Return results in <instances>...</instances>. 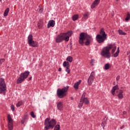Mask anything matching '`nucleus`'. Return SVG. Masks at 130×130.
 I'll return each mask as SVG.
<instances>
[{"label":"nucleus","mask_w":130,"mask_h":130,"mask_svg":"<svg viewBox=\"0 0 130 130\" xmlns=\"http://www.w3.org/2000/svg\"><path fill=\"white\" fill-rule=\"evenodd\" d=\"M84 40L86 41L85 42V44L86 46H88V45H90V43H91V40H92V37H91L90 35H88V34L86 32H81L79 36V44L81 45H83V44H84Z\"/></svg>","instance_id":"f257e3e1"},{"label":"nucleus","mask_w":130,"mask_h":130,"mask_svg":"<svg viewBox=\"0 0 130 130\" xmlns=\"http://www.w3.org/2000/svg\"><path fill=\"white\" fill-rule=\"evenodd\" d=\"M56 124V121L54 119H52L50 120V117L47 118L45 120L44 125H45L44 127L45 130H48L49 128H53L55 125Z\"/></svg>","instance_id":"f03ea898"},{"label":"nucleus","mask_w":130,"mask_h":130,"mask_svg":"<svg viewBox=\"0 0 130 130\" xmlns=\"http://www.w3.org/2000/svg\"><path fill=\"white\" fill-rule=\"evenodd\" d=\"M100 34H98L96 36V40L98 43H103L106 39H107V34L105 33L104 28H102L100 29Z\"/></svg>","instance_id":"7ed1b4c3"},{"label":"nucleus","mask_w":130,"mask_h":130,"mask_svg":"<svg viewBox=\"0 0 130 130\" xmlns=\"http://www.w3.org/2000/svg\"><path fill=\"white\" fill-rule=\"evenodd\" d=\"M112 49V44H109L108 46L104 47L102 51V55L105 56L107 58H110L111 54L110 53V50Z\"/></svg>","instance_id":"20e7f679"},{"label":"nucleus","mask_w":130,"mask_h":130,"mask_svg":"<svg viewBox=\"0 0 130 130\" xmlns=\"http://www.w3.org/2000/svg\"><path fill=\"white\" fill-rule=\"evenodd\" d=\"M68 90H69V86H67L62 89L58 88L57 90V96L58 98L61 99L66 97L67 95Z\"/></svg>","instance_id":"39448f33"},{"label":"nucleus","mask_w":130,"mask_h":130,"mask_svg":"<svg viewBox=\"0 0 130 130\" xmlns=\"http://www.w3.org/2000/svg\"><path fill=\"white\" fill-rule=\"evenodd\" d=\"M7 93V85L5 82V79L4 78L0 79V94H4L6 95Z\"/></svg>","instance_id":"423d86ee"},{"label":"nucleus","mask_w":130,"mask_h":130,"mask_svg":"<svg viewBox=\"0 0 130 130\" xmlns=\"http://www.w3.org/2000/svg\"><path fill=\"white\" fill-rule=\"evenodd\" d=\"M29 75H30V72L29 71H25L24 73L20 74V77L18 78L17 81V84H21V83L24 82L25 79H27Z\"/></svg>","instance_id":"0eeeda50"},{"label":"nucleus","mask_w":130,"mask_h":130,"mask_svg":"<svg viewBox=\"0 0 130 130\" xmlns=\"http://www.w3.org/2000/svg\"><path fill=\"white\" fill-rule=\"evenodd\" d=\"M27 40L28 44L29 46H31L32 47H38L39 46L38 42L33 40V35L31 34L29 35L27 37Z\"/></svg>","instance_id":"6e6552de"},{"label":"nucleus","mask_w":130,"mask_h":130,"mask_svg":"<svg viewBox=\"0 0 130 130\" xmlns=\"http://www.w3.org/2000/svg\"><path fill=\"white\" fill-rule=\"evenodd\" d=\"M94 79H95V72H92L87 80V84L89 86H91L93 84Z\"/></svg>","instance_id":"1a4fd4ad"},{"label":"nucleus","mask_w":130,"mask_h":130,"mask_svg":"<svg viewBox=\"0 0 130 130\" xmlns=\"http://www.w3.org/2000/svg\"><path fill=\"white\" fill-rule=\"evenodd\" d=\"M63 39H64V33H61L57 36L55 41L56 43H60L63 41Z\"/></svg>","instance_id":"9d476101"},{"label":"nucleus","mask_w":130,"mask_h":130,"mask_svg":"<svg viewBox=\"0 0 130 130\" xmlns=\"http://www.w3.org/2000/svg\"><path fill=\"white\" fill-rule=\"evenodd\" d=\"M7 118L8 119V128L9 130H13V119H12L11 115L8 114Z\"/></svg>","instance_id":"9b49d317"},{"label":"nucleus","mask_w":130,"mask_h":130,"mask_svg":"<svg viewBox=\"0 0 130 130\" xmlns=\"http://www.w3.org/2000/svg\"><path fill=\"white\" fill-rule=\"evenodd\" d=\"M63 67H64V68H66V72H67V73H68V74H70V72H71V69H70V64L69 63V62H67V61H64L63 63Z\"/></svg>","instance_id":"f8f14e48"},{"label":"nucleus","mask_w":130,"mask_h":130,"mask_svg":"<svg viewBox=\"0 0 130 130\" xmlns=\"http://www.w3.org/2000/svg\"><path fill=\"white\" fill-rule=\"evenodd\" d=\"M99 4H100V0H94L92 4L91 5V9L96 8Z\"/></svg>","instance_id":"ddd939ff"},{"label":"nucleus","mask_w":130,"mask_h":130,"mask_svg":"<svg viewBox=\"0 0 130 130\" xmlns=\"http://www.w3.org/2000/svg\"><path fill=\"white\" fill-rule=\"evenodd\" d=\"M57 108L58 110H59L60 111H62L63 109V105H62V103H61V102H59L57 104Z\"/></svg>","instance_id":"4468645a"},{"label":"nucleus","mask_w":130,"mask_h":130,"mask_svg":"<svg viewBox=\"0 0 130 130\" xmlns=\"http://www.w3.org/2000/svg\"><path fill=\"white\" fill-rule=\"evenodd\" d=\"M116 90H119V88H118V85L117 84L113 86L111 90V93L113 96H115V91H116Z\"/></svg>","instance_id":"2eb2a0df"},{"label":"nucleus","mask_w":130,"mask_h":130,"mask_svg":"<svg viewBox=\"0 0 130 130\" xmlns=\"http://www.w3.org/2000/svg\"><path fill=\"white\" fill-rule=\"evenodd\" d=\"M55 25V21L53 20H51L49 21L47 25V28H50V27H53Z\"/></svg>","instance_id":"dca6fc26"},{"label":"nucleus","mask_w":130,"mask_h":130,"mask_svg":"<svg viewBox=\"0 0 130 130\" xmlns=\"http://www.w3.org/2000/svg\"><path fill=\"white\" fill-rule=\"evenodd\" d=\"M123 93V90L120 89L119 90L117 96L119 99H122L123 98V94H122Z\"/></svg>","instance_id":"f3484780"},{"label":"nucleus","mask_w":130,"mask_h":130,"mask_svg":"<svg viewBox=\"0 0 130 130\" xmlns=\"http://www.w3.org/2000/svg\"><path fill=\"white\" fill-rule=\"evenodd\" d=\"M82 80H79L78 82L75 83L74 85V88L75 90H78L79 89V85L81 84Z\"/></svg>","instance_id":"a211bd4d"},{"label":"nucleus","mask_w":130,"mask_h":130,"mask_svg":"<svg viewBox=\"0 0 130 130\" xmlns=\"http://www.w3.org/2000/svg\"><path fill=\"white\" fill-rule=\"evenodd\" d=\"M27 119H28V116L27 115L24 116L21 121L22 124H24V123L26 122V120H27Z\"/></svg>","instance_id":"6ab92c4d"},{"label":"nucleus","mask_w":130,"mask_h":130,"mask_svg":"<svg viewBox=\"0 0 130 130\" xmlns=\"http://www.w3.org/2000/svg\"><path fill=\"white\" fill-rule=\"evenodd\" d=\"M9 12H10V8H7L4 13V17H7V16H8V14H9Z\"/></svg>","instance_id":"aec40b11"},{"label":"nucleus","mask_w":130,"mask_h":130,"mask_svg":"<svg viewBox=\"0 0 130 130\" xmlns=\"http://www.w3.org/2000/svg\"><path fill=\"white\" fill-rule=\"evenodd\" d=\"M42 26H43V21H40L38 23V27L39 29H41Z\"/></svg>","instance_id":"412c9836"},{"label":"nucleus","mask_w":130,"mask_h":130,"mask_svg":"<svg viewBox=\"0 0 130 130\" xmlns=\"http://www.w3.org/2000/svg\"><path fill=\"white\" fill-rule=\"evenodd\" d=\"M112 52L111 53L112 54H113L114 52H115V50H116V46H115L114 45L112 44Z\"/></svg>","instance_id":"4be33fe9"},{"label":"nucleus","mask_w":130,"mask_h":130,"mask_svg":"<svg viewBox=\"0 0 130 130\" xmlns=\"http://www.w3.org/2000/svg\"><path fill=\"white\" fill-rule=\"evenodd\" d=\"M78 19H79V15L78 14L74 15L72 17L73 21H77Z\"/></svg>","instance_id":"5701e85b"},{"label":"nucleus","mask_w":130,"mask_h":130,"mask_svg":"<svg viewBox=\"0 0 130 130\" xmlns=\"http://www.w3.org/2000/svg\"><path fill=\"white\" fill-rule=\"evenodd\" d=\"M119 54V47L117 48V50L115 54H114V57H117Z\"/></svg>","instance_id":"b1692460"},{"label":"nucleus","mask_w":130,"mask_h":130,"mask_svg":"<svg viewBox=\"0 0 130 130\" xmlns=\"http://www.w3.org/2000/svg\"><path fill=\"white\" fill-rule=\"evenodd\" d=\"M118 32L119 35H126V33L122 31L121 29H119Z\"/></svg>","instance_id":"393cba45"},{"label":"nucleus","mask_w":130,"mask_h":130,"mask_svg":"<svg viewBox=\"0 0 130 130\" xmlns=\"http://www.w3.org/2000/svg\"><path fill=\"white\" fill-rule=\"evenodd\" d=\"M67 35H66V34L64 33V39L63 40H65V41H69V40H70V37L69 36H66Z\"/></svg>","instance_id":"a878e982"},{"label":"nucleus","mask_w":130,"mask_h":130,"mask_svg":"<svg viewBox=\"0 0 130 130\" xmlns=\"http://www.w3.org/2000/svg\"><path fill=\"white\" fill-rule=\"evenodd\" d=\"M82 101H83V102H84L85 104H89L90 103L89 100H88V99H87V98H83V100H82Z\"/></svg>","instance_id":"bb28decb"},{"label":"nucleus","mask_w":130,"mask_h":130,"mask_svg":"<svg viewBox=\"0 0 130 130\" xmlns=\"http://www.w3.org/2000/svg\"><path fill=\"white\" fill-rule=\"evenodd\" d=\"M83 101H82V100H81L80 102L78 105V108H79V109H81L82 108V107L83 106Z\"/></svg>","instance_id":"cd10ccee"},{"label":"nucleus","mask_w":130,"mask_h":130,"mask_svg":"<svg viewBox=\"0 0 130 130\" xmlns=\"http://www.w3.org/2000/svg\"><path fill=\"white\" fill-rule=\"evenodd\" d=\"M67 60L69 61V62H72L73 61V57L69 56L67 58Z\"/></svg>","instance_id":"c85d7f7f"},{"label":"nucleus","mask_w":130,"mask_h":130,"mask_svg":"<svg viewBox=\"0 0 130 130\" xmlns=\"http://www.w3.org/2000/svg\"><path fill=\"white\" fill-rule=\"evenodd\" d=\"M110 68V64L109 63H106L105 65V70H109Z\"/></svg>","instance_id":"c756f323"},{"label":"nucleus","mask_w":130,"mask_h":130,"mask_svg":"<svg viewBox=\"0 0 130 130\" xmlns=\"http://www.w3.org/2000/svg\"><path fill=\"white\" fill-rule=\"evenodd\" d=\"M66 35H68V36L71 37V35H73V31H69L68 32L64 33Z\"/></svg>","instance_id":"7c9ffc66"},{"label":"nucleus","mask_w":130,"mask_h":130,"mask_svg":"<svg viewBox=\"0 0 130 130\" xmlns=\"http://www.w3.org/2000/svg\"><path fill=\"white\" fill-rule=\"evenodd\" d=\"M60 126L59 124H57L54 128V130H60Z\"/></svg>","instance_id":"2f4dec72"},{"label":"nucleus","mask_w":130,"mask_h":130,"mask_svg":"<svg viewBox=\"0 0 130 130\" xmlns=\"http://www.w3.org/2000/svg\"><path fill=\"white\" fill-rule=\"evenodd\" d=\"M83 18H84L85 19H88V12H85L84 14L83 15Z\"/></svg>","instance_id":"473e14b6"},{"label":"nucleus","mask_w":130,"mask_h":130,"mask_svg":"<svg viewBox=\"0 0 130 130\" xmlns=\"http://www.w3.org/2000/svg\"><path fill=\"white\" fill-rule=\"evenodd\" d=\"M129 19H130V14L128 12H127V16L125 18V21H128V20H129Z\"/></svg>","instance_id":"72a5a7b5"},{"label":"nucleus","mask_w":130,"mask_h":130,"mask_svg":"<svg viewBox=\"0 0 130 130\" xmlns=\"http://www.w3.org/2000/svg\"><path fill=\"white\" fill-rule=\"evenodd\" d=\"M23 104V102L22 101L18 102L17 104H16L17 107H20Z\"/></svg>","instance_id":"f704fd0d"},{"label":"nucleus","mask_w":130,"mask_h":130,"mask_svg":"<svg viewBox=\"0 0 130 130\" xmlns=\"http://www.w3.org/2000/svg\"><path fill=\"white\" fill-rule=\"evenodd\" d=\"M5 61H6V59L5 58L0 59V66H2V64L5 62Z\"/></svg>","instance_id":"c9c22d12"},{"label":"nucleus","mask_w":130,"mask_h":130,"mask_svg":"<svg viewBox=\"0 0 130 130\" xmlns=\"http://www.w3.org/2000/svg\"><path fill=\"white\" fill-rule=\"evenodd\" d=\"M30 115L33 118H35V117H36V115L34 114V112L33 111L30 112Z\"/></svg>","instance_id":"e433bc0d"},{"label":"nucleus","mask_w":130,"mask_h":130,"mask_svg":"<svg viewBox=\"0 0 130 130\" xmlns=\"http://www.w3.org/2000/svg\"><path fill=\"white\" fill-rule=\"evenodd\" d=\"M106 121H103L102 123V126L103 127H105V125H106Z\"/></svg>","instance_id":"4c0bfd02"},{"label":"nucleus","mask_w":130,"mask_h":130,"mask_svg":"<svg viewBox=\"0 0 130 130\" xmlns=\"http://www.w3.org/2000/svg\"><path fill=\"white\" fill-rule=\"evenodd\" d=\"M11 109L12 111H15V106H14L13 105L11 106Z\"/></svg>","instance_id":"58836bf2"},{"label":"nucleus","mask_w":130,"mask_h":130,"mask_svg":"<svg viewBox=\"0 0 130 130\" xmlns=\"http://www.w3.org/2000/svg\"><path fill=\"white\" fill-rule=\"evenodd\" d=\"M95 61V59H92L91 60V62H90V63L92 66H94V62Z\"/></svg>","instance_id":"ea45409f"},{"label":"nucleus","mask_w":130,"mask_h":130,"mask_svg":"<svg viewBox=\"0 0 130 130\" xmlns=\"http://www.w3.org/2000/svg\"><path fill=\"white\" fill-rule=\"evenodd\" d=\"M120 79V76L119 75L117 76L116 77V81H117V83L119 81V79Z\"/></svg>","instance_id":"a19ab883"},{"label":"nucleus","mask_w":130,"mask_h":130,"mask_svg":"<svg viewBox=\"0 0 130 130\" xmlns=\"http://www.w3.org/2000/svg\"><path fill=\"white\" fill-rule=\"evenodd\" d=\"M73 44L72 43H70V49H72V48H73Z\"/></svg>","instance_id":"79ce46f5"},{"label":"nucleus","mask_w":130,"mask_h":130,"mask_svg":"<svg viewBox=\"0 0 130 130\" xmlns=\"http://www.w3.org/2000/svg\"><path fill=\"white\" fill-rule=\"evenodd\" d=\"M85 95H86V93H84L82 94V98H83V97H84V98H85Z\"/></svg>","instance_id":"37998d69"},{"label":"nucleus","mask_w":130,"mask_h":130,"mask_svg":"<svg viewBox=\"0 0 130 130\" xmlns=\"http://www.w3.org/2000/svg\"><path fill=\"white\" fill-rule=\"evenodd\" d=\"M122 128H124V125H122L121 127H120L121 129H122Z\"/></svg>","instance_id":"c03bdc74"},{"label":"nucleus","mask_w":130,"mask_h":130,"mask_svg":"<svg viewBox=\"0 0 130 130\" xmlns=\"http://www.w3.org/2000/svg\"><path fill=\"white\" fill-rule=\"evenodd\" d=\"M58 72H61V68L58 69Z\"/></svg>","instance_id":"a18cd8bd"},{"label":"nucleus","mask_w":130,"mask_h":130,"mask_svg":"<svg viewBox=\"0 0 130 130\" xmlns=\"http://www.w3.org/2000/svg\"><path fill=\"white\" fill-rule=\"evenodd\" d=\"M31 80H32V76L30 77L29 78V81H31Z\"/></svg>","instance_id":"49530a36"},{"label":"nucleus","mask_w":130,"mask_h":130,"mask_svg":"<svg viewBox=\"0 0 130 130\" xmlns=\"http://www.w3.org/2000/svg\"><path fill=\"white\" fill-rule=\"evenodd\" d=\"M39 12H40L41 13H42V9H40V10H39Z\"/></svg>","instance_id":"de8ad7c7"},{"label":"nucleus","mask_w":130,"mask_h":130,"mask_svg":"<svg viewBox=\"0 0 130 130\" xmlns=\"http://www.w3.org/2000/svg\"><path fill=\"white\" fill-rule=\"evenodd\" d=\"M71 100H74V98L71 97Z\"/></svg>","instance_id":"09e8293b"},{"label":"nucleus","mask_w":130,"mask_h":130,"mask_svg":"<svg viewBox=\"0 0 130 130\" xmlns=\"http://www.w3.org/2000/svg\"><path fill=\"white\" fill-rule=\"evenodd\" d=\"M118 1H119V0H116V2H118Z\"/></svg>","instance_id":"8fccbe9b"},{"label":"nucleus","mask_w":130,"mask_h":130,"mask_svg":"<svg viewBox=\"0 0 130 130\" xmlns=\"http://www.w3.org/2000/svg\"><path fill=\"white\" fill-rule=\"evenodd\" d=\"M2 2V0H0V2Z\"/></svg>","instance_id":"3c124183"}]
</instances>
